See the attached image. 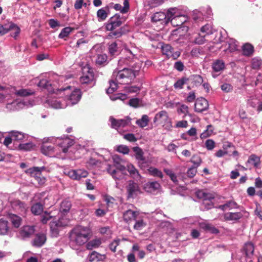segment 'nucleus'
<instances>
[{
	"label": "nucleus",
	"mask_w": 262,
	"mask_h": 262,
	"mask_svg": "<svg viewBox=\"0 0 262 262\" xmlns=\"http://www.w3.org/2000/svg\"><path fill=\"white\" fill-rule=\"evenodd\" d=\"M34 146V145L30 142L25 143H20L19 145V148L21 150H30L32 149Z\"/></svg>",
	"instance_id": "54"
},
{
	"label": "nucleus",
	"mask_w": 262,
	"mask_h": 262,
	"mask_svg": "<svg viewBox=\"0 0 262 262\" xmlns=\"http://www.w3.org/2000/svg\"><path fill=\"white\" fill-rule=\"evenodd\" d=\"M161 185L157 181H151L146 183L144 185V189L146 191L150 192L159 190Z\"/></svg>",
	"instance_id": "23"
},
{
	"label": "nucleus",
	"mask_w": 262,
	"mask_h": 262,
	"mask_svg": "<svg viewBox=\"0 0 262 262\" xmlns=\"http://www.w3.org/2000/svg\"><path fill=\"white\" fill-rule=\"evenodd\" d=\"M101 244V240L100 238H96L89 242L86 246L88 249H92L98 247Z\"/></svg>",
	"instance_id": "46"
},
{
	"label": "nucleus",
	"mask_w": 262,
	"mask_h": 262,
	"mask_svg": "<svg viewBox=\"0 0 262 262\" xmlns=\"http://www.w3.org/2000/svg\"><path fill=\"white\" fill-rule=\"evenodd\" d=\"M261 165L260 158L254 154L251 155L246 162V166L247 168L252 169L260 168Z\"/></svg>",
	"instance_id": "12"
},
{
	"label": "nucleus",
	"mask_w": 262,
	"mask_h": 262,
	"mask_svg": "<svg viewBox=\"0 0 262 262\" xmlns=\"http://www.w3.org/2000/svg\"><path fill=\"white\" fill-rule=\"evenodd\" d=\"M126 169L129 173L130 176L134 179L140 180L141 178L138 170L132 164H128L126 166Z\"/></svg>",
	"instance_id": "24"
},
{
	"label": "nucleus",
	"mask_w": 262,
	"mask_h": 262,
	"mask_svg": "<svg viewBox=\"0 0 262 262\" xmlns=\"http://www.w3.org/2000/svg\"><path fill=\"white\" fill-rule=\"evenodd\" d=\"M126 66H131L130 60L127 58H122L118 61L117 69H122L123 68H126Z\"/></svg>",
	"instance_id": "45"
},
{
	"label": "nucleus",
	"mask_w": 262,
	"mask_h": 262,
	"mask_svg": "<svg viewBox=\"0 0 262 262\" xmlns=\"http://www.w3.org/2000/svg\"><path fill=\"white\" fill-rule=\"evenodd\" d=\"M68 175L73 180H79L82 178H86L88 175V172L85 170L79 169L69 171Z\"/></svg>",
	"instance_id": "18"
},
{
	"label": "nucleus",
	"mask_w": 262,
	"mask_h": 262,
	"mask_svg": "<svg viewBox=\"0 0 262 262\" xmlns=\"http://www.w3.org/2000/svg\"><path fill=\"white\" fill-rule=\"evenodd\" d=\"M225 63L222 60H216L212 64V67L214 71L220 72L224 69Z\"/></svg>",
	"instance_id": "32"
},
{
	"label": "nucleus",
	"mask_w": 262,
	"mask_h": 262,
	"mask_svg": "<svg viewBox=\"0 0 262 262\" xmlns=\"http://www.w3.org/2000/svg\"><path fill=\"white\" fill-rule=\"evenodd\" d=\"M206 37L205 35L199 34L195 37L194 40L193 42L197 45L204 44L207 40L205 38Z\"/></svg>",
	"instance_id": "51"
},
{
	"label": "nucleus",
	"mask_w": 262,
	"mask_h": 262,
	"mask_svg": "<svg viewBox=\"0 0 262 262\" xmlns=\"http://www.w3.org/2000/svg\"><path fill=\"white\" fill-rule=\"evenodd\" d=\"M148 171L149 173L153 177H158L161 179L163 177L162 171L156 168L150 167L148 169Z\"/></svg>",
	"instance_id": "41"
},
{
	"label": "nucleus",
	"mask_w": 262,
	"mask_h": 262,
	"mask_svg": "<svg viewBox=\"0 0 262 262\" xmlns=\"http://www.w3.org/2000/svg\"><path fill=\"white\" fill-rule=\"evenodd\" d=\"M259 103V100L255 97H251L247 101L248 106L253 108H256L257 109Z\"/></svg>",
	"instance_id": "48"
},
{
	"label": "nucleus",
	"mask_w": 262,
	"mask_h": 262,
	"mask_svg": "<svg viewBox=\"0 0 262 262\" xmlns=\"http://www.w3.org/2000/svg\"><path fill=\"white\" fill-rule=\"evenodd\" d=\"M154 121V122H158L159 124L164 125L170 122V119L169 118L167 112L161 111L156 114Z\"/></svg>",
	"instance_id": "17"
},
{
	"label": "nucleus",
	"mask_w": 262,
	"mask_h": 262,
	"mask_svg": "<svg viewBox=\"0 0 262 262\" xmlns=\"http://www.w3.org/2000/svg\"><path fill=\"white\" fill-rule=\"evenodd\" d=\"M177 8H170L167 11L166 13L163 12H158L155 13L152 17V20L154 22L161 21V24H167L172 17L177 13Z\"/></svg>",
	"instance_id": "6"
},
{
	"label": "nucleus",
	"mask_w": 262,
	"mask_h": 262,
	"mask_svg": "<svg viewBox=\"0 0 262 262\" xmlns=\"http://www.w3.org/2000/svg\"><path fill=\"white\" fill-rule=\"evenodd\" d=\"M118 169V170L115 169L113 166L109 165L107 168V171L114 179L116 180H120L121 179L122 174L123 172L126 169L124 166L122 165L121 164L115 166Z\"/></svg>",
	"instance_id": "13"
},
{
	"label": "nucleus",
	"mask_w": 262,
	"mask_h": 262,
	"mask_svg": "<svg viewBox=\"0 0 262 262\" xmlns=\"http://www.w3.org/2000/svg\"><path fill=\"white\" fill-rule=\"evenodd\" d=\"M244 250L247 257L250 258L251 256L253 255L254 250L253 244L251 243H246L244 247Z\"/></svg>",
	"instance_id": "33"
},
{
	"label": "nucleus",
	"mask_w": 262,
	"mask_h": 262,
	"mask_svg": "<svg viewBox=\"0 0 262 262\" xmlns=\"http://www.w3.org/2000/svg\"><path fill=\"white\" fill-rule=\"evenodd\" d=\"M73 30V28L70 27H67L62 29L58 35V38L63 39L68 37L71 32Z\"/></svg>",
	"instance_id": "44"
},
{
	"label": "nucleus",
	"mask_w": 262,
	"mask_h": 262,
	"mask_svg": "<svg viewBox=\"0 0 262 262\" xmlns=\"http://www.w3.org/2000/svg\"><path fill=\"white\" fill-rule=\"evenodd\" d=\"M116 150L121 154L124 155L128 154L129 151L128 147L124 145H120L116 147Z\"/></svg>",
	"instance_id": "57"
},
{
	"label": "nucleus",
	"mask_w": 262,
	"mask_h": 262,
	"mask_svg": "<svg viewBox=\"0 0 262 262\" xmlns=\"http://www.w3.org/2000/svg\"><path fill=\"white\" fill-rule=\"evenodd\" d=\"M262 66V60L259 57H255L251 60V67L254 69H258Z\"/></svg>",
	"instance_id": "50"
},
{
	"label": "nucleus",
	"mask_w": 262,
	"mask_h": 262,
	"mask_svg": "<svg viewBox=\"0 0 262 262\" xmlns=\"http://www.w3.org/2000/svg\"><path fill=\"white\" fill-rule=\"evenodd\" d=\"M34 105V101L33 100L28 98L16 99L11 102L7 103L6 108L8 111H15L31 107Z\"/></svg>",
	"instance_id": "5"
},
{
	"label": "nucleus",
	"mask_w": 262,
	"mask_h": 262,
	"mask_svg": "<svg viewBox=\"0 0 262 262\" xmlns=\"http://www.w3.org/2000/svg\"><path fill=\"white\" fill-rule=\"evenodd\" d=\"M120 240L119 239H114L110 245L109 248L110 250L115 252L116 251L117 247L119 245Z\"/></svg>",
	"instance_id": "63"
},
{
	"label": "nucleus",
	"mask_w": 262,
	"mask_h": 262,
	"mask_svg": "<svg viewBox=\"0 0 262 262\" xmlns=\"http://www.w3.org/2000/svg\"><path fill=\"white\" fill-rule=\"evenodd\" d=\"M51 81V79H42L38 83L39 87L47 89L49 93H51V96L48 98L46 103L49 106L55 109L65 108L67 104L64 98H61L63 97V94H57L58 89H55L54 88Z\"/></svg>",
	"instance_id": "1"
},
{
	"label": "nucleus",
	"mask_w": 262,
	"mask_h": 262,
	"mask_svg": "<svg viewBox=\"0 0 262 262\" xmlns=\"http://www.w3.org/2000/svg\"><path fill=\"white\" fill-rule=\"evenodd\" d=\"M164 172L166 173L167 175H168L171 181L174 182V183H178V180L177 179V176L176 174L173 172V171L169 169H164Z\"/></svg>",
	"instance_id": "56"
},
{
	"label": "nucleus",
	"mask_w": 262,
	"mask_h": 262,
	"mask_svg": "<svg viewBox=\"0 0 262 262\" xmlns=\"http://www.w3.org/2000/svg\"><path fill=\"white\" fill-rule=\"evenodd\" d=\"M43 211V206L39 203L34 204L31 207V211L34 215H39Z\"/></svg>",
	"instance_id": "39"
},
{
	"label": "nucleus",
	"mask_w": 262,
	"mask_h": 262,
	"mask_svg": "<svg viewBox=\"0 0 262 262\" xmlns=\"http://www.w3.org/2000/svg\"><path fill=\"white\" fill-rule=\"evenodd\" d=\"M188 81V79L185 77H183L178 80L174 84V87L176 89H182L183 85L186 83Z\"/></svg>",
	"instance_id": "55"
},
{
	"label": "nucleus",
	"mask_w": 262,
	"mask_h": 262,
	"mask_svg": "<svg viewBox=\"0 0 262 262\" xmlns=\"http://www.w3.org/2000/svg\"><path fill=\"white\" fill-rule=\"evenodd\" d=\"M205 147L209 150H212L215 147V142L212 139H208L205 142Z\"/></svg>",
	"instance_id": "64"
},
{
	"label": "nucleus",
	"mask_w": 262,
	"mask_h": 262,
	"mask_svg": "<svg viewBox=\"0 0 262 262\" xmlns=\"http://www.w3.org/2000/svg\"><path fill=\"white\" fill-rule=\"evenodd\" d=\"M196 195L198 198L203 199L204 201L207 200L211 201L214 199V196L212 194L206 193L202 190L196 191Z\"/></svg>",
	"instance_id": "29"
},
{
	"label": "nucleus",
	"mask_w": 262,
	"mask_h": 262,
	"mask_svg": "<svg viewBox=\"0 0 262 262\" xmlns=\"http://www.w3.org/2000/svg\"><path fill=\"white\" fill-rule=\"evenodd\" d=\"M162 52L167 58L177 59L181 55L179 51H174L173 48L168 44H165L161 47Z\"/></svg>",
	"instance_id": "10"
},
{
	"label": "nucleus",
	"mask_w": 262,
	"mask_h": 262,
	"mask_svg": "<svg viewBox=\"0 0 262 262\" xmlns=\"http://www.w3.org/2000/svg\"><path fill=\"white\" fill-rule=\"evenodd\" d=\"M133 151L135 152L136 159L139 161V162H144L145 161V158L143 156V152L142 150L139 147H134L133 148Z\"/></svg>",
	"instance_id": "34"
},
{
	"label": "nucleus",
	"mask_w": 262,
	"mask_h": 262,
	"mask_svg": "<svg viewBox=\"0 0 262 262\" xmlns=\"http://www.w3.org/2000/svg\"><path fill=\"white\" fill-rule=\"evenodd\" d=\"M12 137L14 141L18 142H24L27 140L29 136L27 134H25L21 132L17 131H13L11 133Z\"/></svg>",
	"instance_id": "25"
},
{
	"label": "nucleus",
	"mask_w": 262,
	"mask_h": 262,
	"mask_svg": "<svg viewBox=\"0 0 262 262\" xmlns=\"http://www.w3.org/2000/svg\"><path fill=\"white\" fill-rule=\"evenodd\" d=\"M71 207L70 202L68 201H64L61 204L60 210L62 212H67L70 210Z\"/></svg>",
	"instance_id": "52"
},
{
	"label": "nucleus",
	"mask_w": 262,
	"mask_h": 262,
	"mask_svg": "<svg viewBox=\"0 0 262 262\" xmlns=\"http://www.w3.org/2000/svg\"><path fill=\"white\" fill-rule=\"evenodd\" d=\"M41 151L43 155L46 156L63 158V157L59 155L57 149L55 148L53 146L49 145L47 144H43L41 146Z\"/></svg>",
	"instance_id": "15"
},
{
	"label": "nucleus",
	"mask_w": 262,
	"mask_h": 262,
	"mask_svg": "<svg viewBox=\"0 0 262 262\" xmlns=\"http://www.w3.org/2000/svg\"><path fill=\"white\" fill-rule=\"evenodd\" d=\"M46 241L45 234L43 233L37 234L33 241V245L36 247H41L45 244Z\"/></svg>",
	"instance_id": "27"
},
{
	"label": "nucleus",
	"mask_w": 262,
	"mask_h": 262,
	"mask_svg": "<svg viewBox=\"0 0 262 262\" xmlns=\"http://www.w3.org/2000/svg\"><path fill=\"white\" fill-rule=\"evenodd\" d=\"M238 208V205L236 203L233 201H230L227 202L224 205H222L219 206V208L222 210H226L227 209H232Z\"/></svg>",
	"instance_id": "31"
},
{
	"label": "nucleus",
	"mask_w": 262,
	"mask_h": 262,
	"mask_svg": "<svg viewBox=\"0 0 262 262\" xmlns=\"http://www.w3.org/2000/svg\"><path fill=\"white\" fill-rule=\"evenodd\" d=\"M208 102L206 99L201 97L196 100L194 109L195 111L198 113H201L206 111L208 107Z\"/></svg>",
	"instance_id": "19"
},
{
	"label": "nucleus",
	"mask_w": 262,
	"mask_h": 262,
	"mask_svg": "<svg viewBox=\"0 0 262 262\" xmlns=\"http://www.w3.org/2000/svg\"><path fill=\"white\" fill-rule=\"evenodd\" d=\"M149 122V118L147 115H144L140 119L136 121V124L140 127L143 128L146 126Z\"/></svg>",
	"instance_id": "40"
},
{
	"label": "nucleus",
	"mask_w": 262,
	"mask_h": 262,
	"mask_svg": "<svg viewBox=\"0 0 262 262\" xmlns=\"http://www.w3.org/2000/svg\"><path fill=\"white\" fill-rule=\"evenodd\" d=\"M51 140L59 148H61L64 154L67 152L69 147L74 144V141L66 136L63 137L52 138Z\"/></svg>",
	"instance_id": "7"
},
{
	"label": "nucleus",
	"mask_w": 262,
	"mask_h": 262,
	"mask_svg": "<svg viewBox=\"0 0 262 262\" xmlns=\"http://www.w3.org/2000/svg\"><path fill=\"white\" fill-rule=\"evenodd\" d=\"M35 231L34 227L32 226H25L19 231L18 236L25 239L29 238Z\"/></svg>",
	"instance_id": "20"
},
{
	"label": "nucleus",
	"mask_w": 262,
	"mask_h": 262,
	"mask_svg": "<svg viewBox=\"0 0 262 262\" xmlns=\"http://www.w3.org/2000/svg\"><path fill=\"white\" fill-rule=\"evenodd\" d=\"M9 227L8 223L4 219H0V234L6 235L8 233Z\"/></svg>",
	"instance_id": "35"
},
{
	"label": "nucleus",
	"mask_w": 262,
	"mask_h": 262,
	"mask_svg": "<svg viewBox=\"0 0 262 262\" xmlns=\"http://www.w3.org/2000/svg\"><path fill=\"white\" fill-rule=\"evenodd\" d=\"M83 75L80 78V81L81 83H89L92 81L94 79V73L93 70L88 64H86L82 69Z\"/></svg>",
	"instance_id": "11"
},
{
	"label": "nucleus",
	"mask_w": 262,
	"mask_h": 262,
	"mask_svg": "<svg viewBox=\"0 0 262 262\" xmlns=\"http://www.w3.org/2000/svg\"><path fill=\"white\" fill-rule=\"evenodd\" d=\"M146 226V223L143 220H139L136 221L134 226V228L137 230H141L143 227Z\"/></svg>",
	"instance_id": "59"
},
{
	"label": "nucleus",
	"mask_w": 262,
	"mask_h": 262,
	"mask_svg": "<svg viewBox=\"0 0 262 262\" xmlns=\"http://www.w3.org/2000/svg\"><path fill=\"white\" fill-rule=\"evenodd\" d=\"M57 93V94H63L67 106H72L77 104L81 97V93L79 89L70 86L58 90Z\"/></svg>",
	"instance_id": "3"
},
{
	"label": "nucleus",
	"mask_w": 262,
	"mask_h": 262,
	"mask_svg": "<svg viewBox=\"0 0 262 262\" xmlns=\"http://www.w3.org/2000/svg\"><path fill=\"white\" fill-rule=\"evenodd\" d=\"M243 53L245 56H250L253 52V47L249 43H246L242 47Z\"/></svg>",
	"instance_id": "42"
},
{
	"label": "nucleus",
	"mask_w": 262,
	"mask_h": 262,
	"mask_svg": "<svg viewBox=\"0 0 262 262\" xmlns=\"http://www.w3.org/2000/svg\"><path fill=\"white\" fill-rule=\"evenodd\" d=\"M122 22L119 15H115L110 18L105 26L106 30L112 31L121 26Z\"/></svg>",
	"instance_id": "16"
},
{
	"label": "nucleus",
	"mask_w": 262,
	"mask_h": 262,
	"mask_svg": "<svg viewBox=\"0 0 262 262\" xmlns=\"http://www.w3.org/2000/svg\"><path fill=\"white\" fill-rule=\"evenodd\" d=\"M117 84H119L115 80H111L110 82V87L107 89L106 93L107 94H112L115 92L117 89Z\"/></svg>",
	"instance_id": "53"
},
{
	"label": "nucleus",
	"mask_w": 262,
	"mask_h": 262,
	"mask_svg": "<svg viewBox=\"0 0 262 262\" xmlns=\"http://www.w3.org/2000/svg\"><path fill=\"white\" fill-rule=\"evenodd\" d=\"M178 9H177L176 14L171 18L170 21L173 27H180L186 23L188 17L186 15H179Z\"/></svg>",
	"instance_id": "14"
},
{
	"label": "nucleus",
	"mask_w": 262,
	"mask_h": 262,
	"mask_svg": "<svg viewBox=\"0 0 262 262\" xmlns=\"http://www.w3.org/2000/svg\"><path fill=\"white\" fill-rule=\"evenodd\" d=\"M91 234V230L88 227H75L69 233L70 247L73 249H76L77 247L83 245L89 240Z\"/></svg>",
	"instance_id": "2"
},
{
	"label": "nucleus",
	"mask_w": 262,
	"mask_h": 262,
	"mask_svg": "<svg viewBox=\"0 0 262 262\" xmlns=\"http://www.w3.org/2000/svg\"><path fill=\"white\" fill-rule=\"evenodd\" d=\"M54 215L52 214V212H48V211H45L42 212L40 214V221L42 223L46 224L48 221L51 219L53 218Z\"/></svg>",
	"instance_id": "43"
},
{
	"label": "nucleus",
	"mask_w": 262,
	"mask_h": 262,
	"mask_svg": "<svg viewBox=\"0 0 262 262\" xmlns=\"http://www.w3.org/2000/svg\"><path fill=\"white\" fill-rule=\"evenodd\" d=\"M68 221L64 220L63 218L59 219L57 222H53L51 225V228H53L54 225L56 227H60L66 226L68 224Z\"/></svg>",
	"instance_id": "60"
},
{
	"label": "nucleus",
	"mask_w": 262,
	"mask_h": 262,
	"mask_svg": "<svg viewBox=\"0 0 262 262\" xmlns=\"http://www.w3.org/2000/svg\"><path fill=\"white\" fill-rule=\"evenodd\" d=\"M107 59V57L106 54H99L96 59V63L99 66L104 65L106 62Z\"/></svg>",
	"instance_id": "49"
},
{
	"label": "nucleus",
	"mask_w": 262,
	"mask_h": 262,
	"mask_svg": "<svg viewBox=\"0 0 262 262\" xmlns=\"http://www.w3.org/2000/svg\"><path fill=\"white\" fill-rule=\"evenodd\" d=\"M243 216L242 212H227L224 214V217L226 221H236Z\"/></svg>",
	"instance_id": "22"
},
{
	"label": "nucleus",
	"mask_w": 262,
	"mask_h": 262,
	"mask_svg": "<svg viewBox=\"0 0 262 262\" xmlns=\"http://www.w3.org/2000/svg\"><path fill=\"white\" fill-rule=\"evenodd\" d=\"M113 76L119 84H125L131 82V80L135 77V73L130 69L123 68L122 69H116Z\"/></svg>",
	"instance_id": "4"
},
{
	"label": "nucleus",
	"mask_w": 262,
	"mask_h": 262,
	"mask_svg": "<svg viewBox=\"0 0 262 262\" xmlns=\"http://www.w3.org/2000/svg\"><path fill=\"white\" fill-rule=\"evenodd\" d=\"M138 212L132 210H128L123 213L124 220L126 222H129L136 219Z\"/></svg>",
	"instance_id": "28"
},
{
	"label": "nucleus",
	"mask_w": 262,
	"mask_h": 262,
	"mask_svg": "<svg viewBox=\"0 0 262 262\" xmlns=\"http://www.w3.org/2000/svg\"><path fill=\"white\" fill-rule=\"evenodd\" d=\"M127 198H135L141 193L140 188L138 183L133 181H129L126 186Z\"/></svg>",
	"instance_id": "9"
},
{
	"label": "nucleus",
	"mask_w": 262,
	"mask_h": 262,
	"mask_svg": "<svg viewBox=\"0 0 262 262\" xmlns=\"http://www.w3.org/2000/svg\"><path fill=\"white\" fill-rule=\"evenodd\" d=\"M7 29H9V31H11V35L14 38H16L20 32V28L16 25L13 23L9 25Z\"/></svg>",
	"instance_id": "30"
},
{
	"label": "nucleus",
	"mask_w": 262,
	"mask_h": 262,
	"mask_svg": "<svg viewBox=\"0 0 262 262\" xmlns=\"http://www.w3.org/2000/svg\"><path fill=\"white\" fill-rule=\"evenodd\" d=\"M46 168L42 167H33L25 170V172L30 176L34 177L40 185L43 184L46 182V178L42 176L41 172L45 170Z\"/></svg>",
	"instance_id": "8"
},
{
	"label": "nucleus",
	"mask_w": 262,
	"mask_h": 262,
	"mask_svg": "<svg viewBox=\"0 0 262 262\" xmlns=\"http://www.w3.org/2000/svg\"><path fill=\"white\" fill-rule=\"evenodd\" d=\"M97 16L99 21H103L107 17V14L105 9L102 8L98 10Z\"/></svg>",
	"instance_id": "47"
},
{
	"label": "nucleus",
	"mask_w": 262,
	"mask_h": 262,
	"mask_svg": "<svg viewBox=\"0 0 262 262\" xmlns=\"http://www.w3.org/2000/svg\"><path fill=\"white\" fill-rule=\"evenodd\" d=\"M128 104L130 106L138 107L140 106V100L138 98H132L129 100Z\"/></svg>",
	"instance_id": "62"
},
{
	"label": "nucleus",
	"mask_w": 262,
	"mask_h": 262,
	"mask_svg": "<svg viewBox=\"0 0 262 262\" xmlns=\"http://www.w3.org/2000/svg\"><path fill=\"white\" fill-rule=\"evenodd\" d=\"M8 219L11 222L13 226L16 228L20 226L22 222L21 218L15 214L9 213L8 214Z\"/></svg>",
	"instance_id": "26"
},
{
	"label": "nucleus",
	"mask_w": 262,
	"mask_h": 262,
	"mask_svg": "<svg viewBox=\"0 0 262 262\" xmlns=\"http://www.w3.org/2000/svg\"><path fill=\"white\" fill-rule=\"evenodd\" d=\"M214 31H215V30L213 29L212 26L209 24H207L203 26L201 29V33L204 34V35H205L206 36L213 34Z\"/></svg>",
	"instance_id": "37"
},
{
	"label": "nucleus",
	"mask_w": 262,
	"mask_h": 262,
	"mask_svg": "<svg viewBox=\"0 0 262 262\" xmlns=\"http://www.w3.org/2000/svg\"><path fill=\"white\" fill-rule=\"evenodd\" d=\"M225 49L223 51L226 53H232L237 50L236 41L233 38H229L227 40L225 45Z\"/></svg>",
	"instance_id": "21"
},
{
	"label": "nucleus",
	"mask_w": 262,
	"mask_h": 262,
	"mask_svg": "<svg viewBox=\"0 0 262 262\" xmlns=\"http://www.w3.org/2000/svg\"><path fill=\"white\" fill-rule=\"evenodd\" d=\"M213 130L214 128L211 125H207L206 130L201 134L200 136L201 139H204L211 136L213 133Z\"/></svg>",
	"instance_id": "36"
},
{
	"label": "nucleus",
	"mask_w": 262,
	"mask_h": 262,
	"mask_svg": "<svg viewBox=\"0 0 262 262\" xmlns=\"http://www.w3.org/2000/svg\"><path fill=\"white\" fill-rule=\"evenodd\" d=\"M101 256V255L99 253L93 251L89 255V260L90 261H99Z\"/></svg>",
	"instance_id": "58"
},
{
	"label": "nucleus",
	"mask_w": 262,
	"mask_h": 262,
	"mask_svg": "<svg viewBox=\"0 0 262 262\" xmlns=\"http://www.w3.org/2000/svg\"><path fill=\"white\" fill-rule=\"evenodd\" d=\"M15 94L18 96L25 97L34 94V91L30 89H21L16 90Z\"/></svg>",
	"instance_id": "38"
},
{
	"label": "nucleus",
	"mask_w": 262,
	"mask_h": 262,
	"mask_svg": "<svg viewBox=\"0 0 262 262\" xmlns=\"http://www.w3.org/2000/svg\"><path fill=\"white\" fill-rule=\"evenodd\" d=\"M110 121L111 122V126L113 128L116 129H119L120 128H121L120 123L119 122V119L117 120L113 117H111L110 118Z\"/></svg>",
	"instance_id": "61"
}]
</instances>
